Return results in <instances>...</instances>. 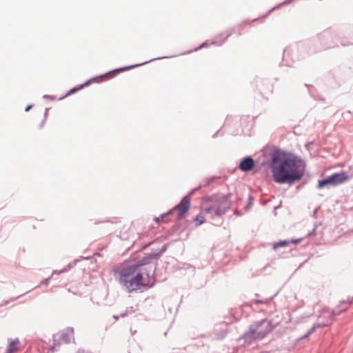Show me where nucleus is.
<instances>
[{
  "label": "nucleus",
  "mask_w": 353,
  "mask_h": 353,
  "mask_svg": "<svg viewBox=\"0 0 353 353\" xmlns=\"http://www.w3.org/2000/svg\"><path fill=\"white\" fill-rule=\"evenodd\" d=\"M154 252H152L149 254H145L144 256H143L141 259L137 261L136 263L130 265V267H134L135 270H143L146 269L145 268H143L149 263H150L153 260L157 261L158 259L156 256H154Z\"/></svg>",
  "instance_id": "9"
},
{
  "label": "nucleus",
  "mask_w": 353,
  "mask_h": 353,
  "mask_svg": "<svg viewBox=\"0 0 353 353\" xmlns=\"http://www.w3.org/2000/svg\"><path fill=\"white\" fill-rule=\"evenodd\" d=\"M119 283L128 292H131L141 289V287L152 288L155 279L150 282V273L147 269L135 270L134 267L127 265L119 272Z\"/></svg>",
  "instance_id": "2"
},
{
  "label": "nucleus",
  "mask_w": 353,
  "mask_h": 353,
  "mask_svg": "<svg viewBox=\"0 0 353 353\" xmlns=\"http://www.w3.org/2000/svg\"><path fill=\"white\" fill-rule=\"evenodd\" d=\"M337 34L336 32L326 30L319 34L312 41L311 52L316 53L336 46Z\"/></svg>",
  "instance_id": "5"
},
{
  "label": "nucleus",
  "mask_w": 353,
  "mask_h": 353,
  "mask_svg": "<svg viewBox=\"0 0 353 353\" xmlns=\"http://www.w3.org/2000/svg\"><path fill=\"white\" fill-rule=\"evenodd\" d=\"M194 221L197 222L196 225H200L203 224V223H205V219L204 216H201V214H198L195 217Z\"/></svg>",
  "instance_id": "18"
},
{
  "label": "nucleus",
  "mask_w": 353,
  "mask_h": 353,
  "mask_svg": "<svg viewBox=\"0 0 353 353\" xmlns=\"http://www.w3.org/2000/svg\"><path fill=\"white\" fill-rule=\"evenodd\" d=\"M201 186H199L197 188H193L192 189L190 192L188 193V194L187 196H188V198L190 199V196L194 194L195 193L196 191H197L198 190H199L201 188Z\"/></svg>",
  "instance_id": "22"
},
{
  "label": "nucleus",
  "mask_w": 353,
  "mask_h": 353,
  "mask_svg": "<svg viewBox=\"0 0 353 353\" xmlns=\"http://www.w3.org/2000/svg\"><path fill=\"white\" fill-rule=\"evenodd\" d=\"M163 218H161V215L159 216V217H156L154 218V221L157 222V223H159L161 221V220H162Z\"/></svg>",
  "instance_id": "27"
},
{
  "label": "nucleus",
  "mask_w": 353,
  "mask_h": 353,
  "mask_svg": "<svg viewBox=\"0 0 353 353\" xmlns=\"http://www.w3.org/2000/svg\"><path fill=\"white\" fill-rule=\"evenodd\" d=\"M79 261V260H74V262L72 263H69L65 268L60 270H54L52 273V275L51 276H52L54 274H62V273H64V272H66L67 271H68L72 267H73L76 263L77 262Z\"/></svg>",
  "instance_id": "15"
},
{
  "label": "nucleus",
  "mask_w": 353,
  "mask_h": 353,
  "mask_svg": "<svg viewBox=\"0 0 353 353\" xmlns=\"http://www.w3.org/2000/svg\"><path fill=\"white\" fill-rule=\"evenodd\" d=\"M321 225V222H319V223H317V222H316V223H314V228L317 229V228H318L319 225Z\"/></svg>",
  "instance_id": "32"
},
{
  "label": "nucleus",
  "mask_w": 353,
  "mask_h": 353,
  "mask_svg": "<svg viewBox=\"0 0 353 353\" xmlns=\"http://www.w3.org/2000/svg\"><path fill=\"white\" fill-rule=\"evenodd\" d=\"M255 161L251 156L244 157L239 164V169L242 172H248L255 167Z\"/></svg>",
  "instance_id": "10"
},
{
  "label": "nucleus",
  "mask_w": 353,
  "mask_h": 353,
  "mask_svg": "<svg viewBox=\"0 0 353 353\" xmlns=\"http://www.w3.org/2000/svg\"><path fill=\"white\" fill-rule=\"evenodd\" d=\"M260 324H251L249 325L248 331L245 332L238 339V341L242 345H248L255 340H261L270 332V328L267 331H259Z\"/></svg>",
  "instance_id": "6"
},
{
  "label": "nucleus",
  "mask_w": 353,
  "mask_h": 353,
  "mask_svg": "<svg viewBox=\"0 0 353 353\" xmlns=\"http://www.w3.org/2000/svg\"><path fill=\"white\" fill-rule=\"evenodd\" d=\"M216 137V133H215V134L212 136V137H213V138H214V137Z\"/></svg>",
  "instance_id": "39"
},
{
  "label": "nucleus",
  "mask_w": 353,
  "mask_h": 353,
  "mask_svg": "<svg viewBox=\"0 0 353 353\" xmlns=\"http://www.w3.org/2000/svg\"><path fill=\"white\" fill-rule=\"evenodd\" d=\"M45 121H46V120H45V119H43V120L42 121V122L41 123V124H40V125H39V128H43V125H44V123H45Z\"/></svg>",
  "instance_id": "33"
},
{
  "label": "nucleus",
  "mask_w": 353,
  "mask_h": 353,
  "mask_svg": "<svg viewBox=\"0 0 353 353\" xmlns=\"http://www.w3.org/2000/svg\"><path fill=\"white\" fill-rule=\"evenodd\" d=\"M350 303H351V302H350V303L346 302V301H343V304H350Z\"/></svg>",
  "instance_id": "38"
},
{
  "label": "nucleus",
  "mask_w": 353,
  "mask_h": 353,
  "mask_svg": "<svg viewBox=\"0 0 353 353\" xmlns=\"http://www.w3.org/2000/svg\"><path fill=\"white\" fill-rule=\"evenodd\" d=\"M349 179V176L345 172H336L319 181L317 188L322 189L329 186H336Z\"/></svg>",
  "instance_id": "7"
},
{
  "label": "nucleus",
  "mask_w": 353,
  "mask_h": 353,
  "mask_svg": "<svg viewBox=\"0 0 353 353\" xmlns=\"http://www.w3.org/2000/svg\"><path fill=\"white\" fill-rule=\"evenodd\" d=\"M316 230V228H313L312 230L307 234V236L310 237V236L315 235Z\"/></svg>",
  "instance_id": "25"
},
{
  "label": "nucleus",
  "mask_w": 353,
  "mask_h": 353,
  "mask_svg": "<svg viewBox=\"0 0 353 353\" xmlns=\"http://www.w3.org/2000/svg\"><path fill=\"white\" fill-rule=\"evenodd\" d=\"M316 325V329L317 327H323L327 325V324H315Z\"/></svg>",
  "instance_id": "29"
},
{
  "label": "nucleus",
  "mask_w": 353,
  "mask_h": 353,
  "mask_svg": "<svg viewBox=\"0 0 353 353\" xmlns=\"http://www.w3.org/2000/svg\"><path fill=\"white\" fill-rule=\"evenodd\" d=\"M223 34H224V33L220 34L219 35V37L222 36Z\"/></svg>",
  "instance_id": "41"
},
{
  "label": "nucleus",
  "mask_w": 353,
  "mask_h": 353,
  "mask_svg": "<svg viewBox=\"0 0 353 353\" xmlns=\"http://www.w3.org/2000/svg\"><path fill=\"white\" fill-rule=\"evenodd\" d=\"M119 317H120V315H119V316H118V315H114V316H113V318H114L115 320H118Z\"/></svg>",
  "instance_id": "34"
},
{
  "label": "nucleus",
  "mask_w": 353,
  "mask_h": 353,
  "mask_svg": "<svg viewBox=\"0 0 353 353\" xmlns=\"http://www.w3.org/2000/svg\"><path fill=\"white\" fill-rule=\"evenodd\" d=\"M253 324H260L259 326V331H267L268 328H270V332L272 330L273 326L270 321L266 319H262L259 321L254 322Z\"/></svg>",
  "instance_id": "12"
},
{
  "label": "nucleus",
  "mask_w": 353,
  "mask_h": 353,
  "mask_svg": "<svg viewBox=\"0 0 353 353\" xmlns=\"http://www.w3.org/2000/svg\"><path fill=\"white\" fill-rule=\"evenodd\" d=\"M157 263H156V265H155V268H154V270L155 271L157 270Z\"/></svg>",
  "instance_id": "40"
},
{
  "label": "nucleus",
  "mask_w": 353,
  "mask_h": 353,
  "mask_svg": "<svg viewBox=\"0 0 353 353\" xmlns=\"http://www.w3.org/2000/svg\"><path fill=\"white\" fill-rule=\"evenodd\" d=\"M48 108H46V111H45V114H44V119H46L47 117H48Z\"/></svg>",
  "instance_id": "31"
},
{
  "label": "nucleus",
  "mask_w": 353,
  "mask_h": 353,
  "mask_svg": "<svg viewBox=\"0 0 353 353\" xmlns=\"http://www.w3.org/2000/svg\"><path fill=\"white\" fill-rule=\"evenodd\" d=\"M51 277H52V276H49V277H48V278H46V279H43V280L40 283V284H39L38 286H39V285H46V286H48V281H49V280L50 279V278H51Z\"/></svg>",
  "instance_id": "21"
},
{
  "label": "nucleus",
  "mask_w": 353,
  "mask_h": 353,
  "mask_svg": "<svg viewBox=\"0 0 353 353\" xmlns=\"http://www.w3.org/2000/svg\"><path fill=\"white\" fill-rule=\"evenodd\" d=\"M346 308H344V309H341V310H339L338 307L334 309L332 312V316H337L339 314H340L343 311L345 310Z\"/></svg>",
  "instance_id": "19"
},
{
  "label": "nucleus",
  "mask_w": 353,
  "mask_h": 353,
  "mask_svg": "<svg viewBox=\"0 0 353 353\" xmlns=\"http://www.w3.org/2000/svg\"><path fill=\"white\" fill-rule=\"evenodd\" d=\"M26 294V293H24V294ZM23 294H21V295H19L17 297H16V298L13 299V300H16V299H17L19 297H21V296H23Z\"/></svg>",
  "instance_id": "35"
},
{
  "label": "nucleus",
  "mask_w": 353,
  "mask_h": 353,
  "mask_svg": "<svg viewBox=\"0 0 353 353\" xmlns=\"http://www.w3.org/2000/svg\"><path fill=\"white\" fill-rule=\"evenodd\" d=\"M174 57L175 56H170V57L163 56V57H160L152 59L150 60H148V61H145V62L141 63H137V64L125 66V67H121V68H117V69L112 70H111V71H110L108 72H106L104 74H102V75H100V76H98V77H93V78L88 80L87 81H85L83 84H81V85H79L78 86L72 88V89H70L68 91V92L65 95L60 97L59 99V100H61V99H64L65 97H68L69 95H71V94L77 92V91L83 89L84 87L89 85L90 83L96 82L99 79H101V81H102L104 77H107V79H112L113 77H116L117 74H119L121 72H124V71H126V70H130V69H132V68H137V67L145 65L146 63H148L150 62L154 61L155 60H160V59H169V58H172V57Z\"/></svg>",
  "instance_id": "4"
},
{
  "label": "nucleus",
  "mask_w": 353,
  "mask_h": 353,
  "mask_svg": "<svg viewBox=\"0 0 353 353\" xmlns=\"http://www.w3.org/2000/svg\"><path fill=\"white\" fill-rule=\"evenodd\" d=\"M301 241V239L289 240H282L277 243H275L273 245V248L275 250L279 247H285L288 245L290 243L296 244Z\"/></svg>",
  "instance_id": "13"
},
{
  "label": "nucleus",
  "mask_w": 353,
  "mask_h": 353,
  "mask_svg": "<svg viewBox=\"0 0 353 353\" xmlns=\"http://www.w3.org/2000/svg\"><path fill=\"white\" fill-rule=\"evenodd\" d=\"M209 45L208 41H206L205 42L203 43L201 45H200L198 48H196L193 51H197L199 50H201Z\"/></svg>",
  "instance_id": "20"
},
{
  "label": "nucleus",
  "mask_w": 353,
  "mask_h": 353,
  "mask_svg": "<svg viewBox=\"0 0 353 353\" xmlns=\"http://www.w3.org/2000/svg\"><path fill=\"white\" fill-rule=\"evenodd\" d=\"M125 312L129 315L130 314H132L134 312V310L133 307H129L126 308Z\"/></svg>",
  "instance_id": "24"
},
{
  "label": "nucleus",
  "mask_w": 353,
  "mask_h": 353,
  "mask_svg": "<svg viewBox=\"0 0 353 353\" xmlns=\"http://www.w3.org/2000/svg\"><path fill=\"white\" fill-rule=\"evenodd\" d=\"M43 98H44V99H50L51 100H54L55 99V97L54 96L48 95V94L43 95Z\"/></svg>",
  "instance_id": "26"
},
{
  "label": "nucleus",
  "mask_w": 353,
  "mask_h": 353,
  "mask_svg": "<svg viewBox=\"0 0 353 353\" xmlns=\"http://www.w3.org/2000/svg\"><path fill=\"white\" fill-rule=\"evenodd\" d=\"M167 248H168V245L164 244L162 246L161 249L159 252H154V254H155L154 256H156L157 258L159 259V258L166 251Z\"/></svg>",
  "instance_id": "17"
},
{
  "label": "nucleus",
  "mask_w": 353,
  "mask_h": 353,
  "mask_svg": "<svg viewBox=\"0 0 353 353\" xmlns=\"http://www.w3.org/2000/svg\"><path fill=\"white\" fill-rule=\"evenodd\" d=\"M190 207V199L188 196H185L181 201L176 205L173 208L168 211L166 213L161 214V218L166 216L172 214L174 211L179 210L178 220H181L184 218L185 214L188 212Z\"/></svg>",
  "instance_id": "8"
},
{
  "label": "nucleus",
  "mask_w": 353,
  "mask_h": 353,
  "mask_svg": "<svg viewBox=\"0 0 353 353\" xmlns=\"http://www.w3.org/2000/svg\"><path fill=\"white\" fill-rule=\"evenodd\" d=\"M316 330V325H314L312 327H311L307 332V334L304 336L305 337L312 334Z\"/></svg>",
  "instance_id": "23"
},
{
  "label": "nucleus",
  "mask_w": 353,
  "mask_h": 353,
  "mask_svg": "<svg viewBox=\"0 0 353 353\" xmlns=\"http://www.w3.org/2000/svg\"><path fill=\"white\" fill-rule=\"evenodd\" d=\"M309 92H310V94H311V95L314 96V95H313V92H312V90H309Z\"/></svg>",
  "instance_id": "36"
},
{
  "label": "nucleus",
  "mask_w": 353,
  "mask_h": 353,
  "mask_svg": "<svg viewBox=\"0 0 353 353\" xmlns=\"http://www.w3.org/2000/svg\"><path fill=\"white\" fill-rule=\"evenodd\" d=\"M74 339V329L73 327H68L65 331L63 332L59 338L60 343H69Z\"/></svg>",
  "instance_id": "11"
},
{
  "label": "nucleus",
  "mask_w": 353,
  "mask_h": 353,
  "mask_svg": "<svg viewBox=\"0 0 353 353\" xmlns=\"http://www.w3.org/2000/svg\"><path fill=\"white\" fill-rule=\"evenodd\" d=\"M234 28H232V29H231V30H227V32H227L226 37H225V39L222 42L219 43V41H217L216 40H213V41H212L210 42V44H212V45H216V46H221V45L225 42V41L226 40V39H227L228 37H230V35L234 32Z\"/></svg>",
  "instance_id": "16"
},
{
  "label": "nucleus",
  "mask_w": 353,
  "mask_h": 353,
  "mask_svg": "<svg viewBox=\"0 0 353 353\" xmlns=\"http://www.w3.org/2000/svg\"><path fill=\"white\" fill-rule=\"evenodd\" d=\"M270 167L274 181L279 184H292L304 175L305 163L291 153L276 150L271 154Z\"/></svg>",
  "instance_id": "1"
},
{
  "label": "nucleus",
  "mask_w": 353,
  "mask_h": 353,
  "mask_svg": "<svg viewBox=\"0 0 353 353\" xmlns=\"http://www.w3.org/2000/svg\"><path fill=\"white\" fill-rule=\"evenodd\" d=\"M128 314H127V312L125 311L124 312H122L120 314V317H122V318H124L125 316H127Z\"/></svg>",
  "instance_id": "28"
},
{
  "label": "nucleus",
  "mask_w": 353,
  "mask_h": 353,
  "mask_svg": "<svg viewBox=\"0 0 353 353\" xmlns=\"http://www.w3.org/2000/svg\"><path fill=\"white\" fill-rule=\"evenodd\" d=\"M32 108V105H28L26 109H25V111L26 112H28L31 108Z\"/></svg>",
  "instance_id": "30"
},
{
  "label": "nucleus",
  "mask_w": 353,
  "mask_h": 353,
  "mask_svg": "<svg viewBox=\"0 0 353 353\" xmlns=\"http://www.w3.org/2000/svg\"><path fill=\"white\" fill-rule=\"evenodd\" d=\"M19 341L17 339L11 341L6 349V353H14L18 350V344Z\"/></svg>",
  "instance_id": "14"
},
{
  "label": "nucleus",
  "mask_w": 353,
  "mask_h": 353,
  "mask_svg": "<svg viewBox=\"0 0 353 353\" xmlns=\"http://www.w3.org/2000/svg\"><path fill=\"white\" fill-rule=\"evenodd\" d=\"M231 194L225 195H214L209 199L210 204L203 208L204 212L209 214L214 220L215 225H219L222 223L221 216L230 208Z\"/></svg>",
  "instance_id": "3"
},
{
  "label": "nucleus",
  "mask_w": 353,
  "mask_h": 353,
  "mask_svg": "<svg viewBox=\"0 0 353 353\" xmlns=\"http://www.w3.org/2000/svg\"><path fill=\"white\" fill-rule=\"evenodd\" d=\"M248 208H249V205H247V206L245 207V210H247Z\"/></svg>",
  "instance_id": "42"
},
{
  "label": "nucleus",
  "mask_w": 353,
  "mask_h": 353,
  "mask_svg": "<svg viewBox=\"0 0 353 353\" xmlns=\"http://www.w3.org/2000/svg\"><path fill=\"white\" fill-rule=\"evenodd\" d=\"M316 211H317V209H316V210L314 211V213H313V216H314L316 215Z\"/></svg>",
  "instance_id": "37"
}]
</instances>
